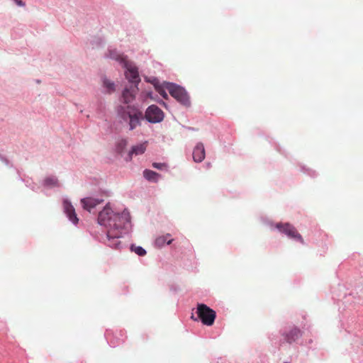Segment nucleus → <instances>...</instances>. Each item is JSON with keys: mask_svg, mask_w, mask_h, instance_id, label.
I'll list each match as a JSON object with an SVG mask.
<instances>
[{"mask_svg": "<svg viewBox=\"0 0 363 363\" xmlns=\"http://www.w3.org/2000/svg\"><path fill=\"white\" fill-rule=\"evenodd\" d=\"M130 220L129 213L125 211L122 213H114L109 204L106 205L99 212L98 223L106 228L108 246L115 249L120 248L121 242L119 238L122 237L123 230Z\"/></svg>", "mask_w": 363, "mask_h": 363, "instance_id": "1", "label": "nucleus"}, {"mask_svg": "<svg viewBox=\"0 0 363 363\" xmlns=\"http://www.w3.org/2000/svg\"><path fill=\"white\" fill-rule=\"evenodd\" d=\"M118 112L123 121H128L130 130L139 126L140 120L143 118V112L134 106L128 105L125 107H121Z\"/></svg>", "mask_w": 363, "mask_h": 363, "instance_id": "2", "label": "nucleus"}, {"mask_svg": "<svg viewBox=\"0 0 363 363\" xmlns=\"http://www.w3.org/2000/svg\"><path fill=\"white\" fill-rule=\"evenodd\" d=\"M197 318L191 315V319L195 321L200 320L203 325L211 326L214 323L216 313V311L204 303H198L196 308Z\"/></svg>", "mask_w": 363, "mask_h": 363, "instance_id": "3", "label": "nucleus"}, {"mask_svg": "<svg viewBox=\"0 0 363 363\" xmlns=\"http://www.w3.org/2000/svg\"><path fill=\"white\" fill-rule=\"evenodd\" d=\"M169 94L182 104L190 106L189 96L185 89L175 84H168L166 86Z\"/></svg>", "mask_w": 363, "mask_h": 363, "instance_id": "4", "label": "nucleus"}, {"mask_svg": "<svg viewBox=\"0 0 363 363\" xmlns=\"http://www.w3.org/2000/svg\"><path fill=\"white\" fill-rule=\"evenodd\" d=\"M277 228L279 230L286 235L289 238L294 239L296 240L299 241L301 243H304L303 239L301 234L297 231L296 228L292 225L286 223H278L277 224Z\"/></svg>", "mask_w": 363, "mask_h": 363, "instance_id": "5", "label": "nucleus"}, {"mask_svg": "<svg viewBox=\"0 0 363 363\" xmlns=\"http://www.w3.org/2000/svg\"><path fill=\"white\" fill-rule=\"evenodd\" d=\"M145 118L152 123H160L164 118V113L156 105H151L147 108Z\"/></svg>", "mask_w": 363, "mask_h": 363, "instance_id": "6", "label": "nucleus"}, {"mask_svg": "<svg viewBox=\"0 0 363 363\" xmlns=\"http://www.w3.org/2000/svg\"><path fill=\"white\" fill-rule=\"evenodd\" d=\"M123 66L127 69L125 74L128 81L131 83H139L140 79L137 68L132 65L128 60L124 61Z\"/></svg>", "mask_w": 363, "mask_h": 363, "instance_id": "7", "label": "nucleus"}, {"mask_svg": "<svg viewBox=\"0 0 363 363\" xmlns=\"http://www.w3.org/2000/svg\"><path fill=\"white\" fill-rule=\"evenodd\" d=\"M63 208L65 213L67 214L69 220L72 221L74 224H77L79 221V219L75 213L74 208L71 204V203L67 200H65L63 201Z\"/></svg>", "mask_w": 363, "mask_h": 363, "instance_id": "8", "label": "nucleus"}, {"mask_svg": "<svg viewBox=\"0 0 363 363\" xmlns=\"http://www.w3.org/2000/svg\"><path fill=\"white\" fill-rule=\"evenodd\" d=\"M205 149L203 143H199L193 150V159L195 162H201L205 159Z\"/></svg>", "mask_w": 363, "mask_h": 363, "instance_id": "9", "label": "nucleus"}, {"mask_svg": "<svg viewBox=\"0 0 363 363\" xmlns=\"http://www.w3.org/2000/svg\"><path fill=\"white\" fill-rule=\"evenodd\" d=\"M103 202V200H99L94 198H85L81 200V203L82 204L83 208L88 211L89 212H91V211L99 204Z\"/></svg>", "mask_w": 363, "mask_h": 363, "instance_id": "10", "label": "nucleus"}, {"mask_svg": "<svg viewBox=\"0 0 363 363\" xmlns=\"http://www.w3.org/2000/svg\"><path fill=\"white\" fill-rule=\"evenodd\" d=\"M301 336V331L296 327L293 328L289 333L284 335L285 340L289 343L295 342Z\"/></svg>", "mask_w": 363, "mask_h": 363, "instance_id": "11", "label": "nucleus"}, {"mask_svg": "<svg viewBox=\"0 0 363 363\" xmlns=\"http://www.w3.org/2000/svg\"><path fill=\"white\" fill-rule=\"evenodd\" d=\"M147 147V143H143L137 145H135L132 147L131 150L129 152L128 157L130 160L133 155H142L145 152Z\"/></svg>", "mask_w": 363, "mask_h": 363, "instance_id": "12", "label": "nucleus"}, {"mask_svg": "<svg viewBox=\"0 0 363 363\" xmlns=\"http://www.w3.org/2000/svg\"><path fill=\"white\" fill-rule=\"evenodd\" d=\"M170 236L171 235L169 233L164 235L159 236L155 239V245L157 247H163L165 243H167V245H170L173 241V239H169V240H167V238H169Z\"/></svg>", "mask_w": 363, "mask_h": 363, "instance_id": "13", "label": "nucleus"}, {"mask_svg": "<svg viewBox=\"0 0 363 363\" xmlns=\"http://www.w3.org/2000/svg\"><path fill=\"white\" fill-rule=\"evenodd\" d=\"M168 84H171V83L164 82L162 84H160V82H157L155 84V90L165 99H168V95L166 92V90H167L166 86Z\"/></svg>", "mask_w": 363, "mask_h": 363, "instance_id": "14", "label": "nucleus"}, {"mask_svg": "<svg viewBox=\"0 0 363 363\" xmlns=\"http://www.w3.org/2000/svg\"><path fill=\"white\" fill-rule=\"evenodd\" d=\"M107 56L119 62L122 65L124 64V61H127L125 57L118 53L116 50H108Z\"/></svg>", "mask_w": 363, "mask_h": 363, "instance_id": "15", "label": "nucleus"}, {"mask_svg": "<svg viewBox=\"0 0 363 363\" xmlns=\"http://www.w3.org/2000/svg\"><path fill=\"white\" fill-rule=\"evenodd\" d=\"M134 89H125L123 91V99L125 104L131 102L135 98Z\"/></svg>", "mask_w": 363, "mask_h": 363, "instance_id": "16", "label": "nucleus"}, {"mask_svg": "<svg viewBox=\"0 0 363 363\" xmlns=\"http://www.w3.org/2000/svg\"><path fill=\"white\" fill-rule=\"evenodd\" d=\"M143 176L147 180L151 182H157L160 177L159 174L150 169H145L143 172Z\"/></svg>", "mask_w": 363, "mask_h": 363, "instance_id": "17", "label": "nucleus"}, {"mask_svg": "<svg viewBox=\"0 0 363 363\" xmlns=\"http://www.w3.org/2000/svg\"><path fill=\"white\" fill-rule=\"evenodd\" d=\"M131 250L135 252L137 255L139 256H144L146 255V251L145 249H143L142 247L140 246H131Z\"/></svg>", "mask_w": 363, "mask_h": 363, "instance_id": "18", "label": "nucleus"}, {"mask_svg": "<svg viewBox=\"0 0 363 363\" xmlns=\"http://www.w3.org/2000/svg\"><path fill=\"white\" fill-rule=\"evenodd\" d=\"M104 85L108 89V92L114 91V84L108 79L104 81Z\"/></svg>", "mask_w": 363, "mask_h": 363, "instance_id": "19", "label": "nucleus"}, {"mask_svg": "<svg viewBox=\"0 0 363 363\" xmlns=\"http://www.w3.org/2000/svg\"><path fill=\"white\" fill-rule=\"evenodd\" d=\"M126 145H127L126 140H121L118 145V150L122 151V150L126 146Z\"/></svg>", "mask_w": 363, "mask_h": 363, "instance_id": "20", "label": "nucleus"}, {"mask_svg": "<svg viewBox=\"0 0 363 363\" xmlns=\"http://www.w3.org/2000/svg\"><path fill=\"white\" fill-rule=\"evenodd\" d=\"M152 167H153L154 168L161 169H162L163 167H166V164H164V163H157V162H154V163L152 164Z\"/></svg>", "mask_w": 363, "mask_h": 363, "instance_id": "21", "label": "nucleus"}, {"mask_svg": "<svg viewBox=\"0 0 363 363\" xmlns=\"http://www.w3.org/2000/svg\"><path fill=\"white\" fill-rule=\"evenodd\" d=\"M13 1L20 6H25V4L23 2L22 0H13Z\"/></svg>", "mask_w": 363, "mask_h": 363, "instance_id": "22", "label": "nucleus"}, {"mask_svg": "<svg viewBox=\"0 0 363 363\" xmlns=\"http://www.w3.org/2000/svg\"><path fill=\"white\" fill-rule=\"evenodd\" d=\"M45 182L46 184H54L55 183V180L53 179H46Z\"/></svg>", "mask_w": 363, "mask_h": 363, "instance_id": "23", "label": "nucleus"}, {"mask_svg": "<svg viewBox=\"0 0 363 363\" xmlns=\"http://www.w3.org/2000/svg\"><path fill=\"white\" fill-rule=\"evenodd\" d=\"M157 82H159L158 79H156V78H154L152 80H151V83L155 86V84L157 83Z\"/></svg>", "mask_w": 363, "mask_h": 363, "instance_id": "24", "label": "nucleus"}, {"mask_svg": "<svg viewBox=\"0 0 363 363\" xmlns=\"http://www.w3.org/2000/svg\"><path fill=\"white\" fill-rule=\"evenodd\" d=\"M148 96H149L150 98H152V96H151L150 94H149Z\"/></svg>", "mask_w": 363, "mask_h": 363, "instance_id": "25", "label": "nucleus"}]
</instances>
